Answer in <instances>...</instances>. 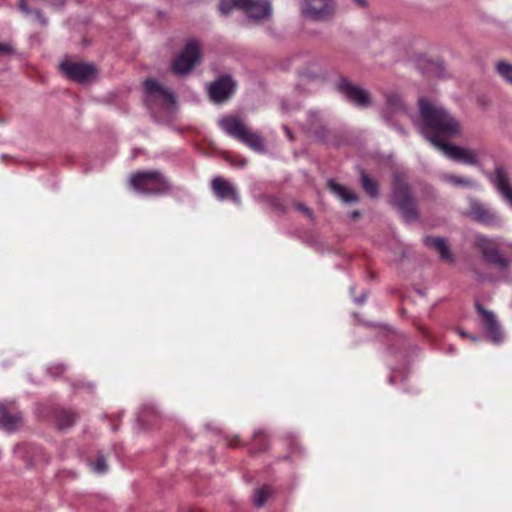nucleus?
I'll list each match as a JSON object with an SVG mask.
<instances>
[{
    "mask_svg": "<svg viewBox=\"0 0 512 512\" xmlns=\"http://www.w3.org/2000/svg\"><path fill=\"white\" fill-rule=\"evenodd\" d=\"M420 122L417 127L420 133L431 143V139L455 138L461 136L460 121L445 107L437 102L419 99Z\"/></svg>",
    "mask_w": 512,
    "mask_h": 512,
    "instance_id": "1",
    "label": "nucleus"
},
{
    "mask_svg": "<svg viewBox=\"0 0 512 512\" xmlns=\"http://www.w3.org/2000/svg\"><path fill=\"white\" fill-rule=\"evenodd\" d=\"M222 130L229 136L237 139L255 152L265 151L264 140L260 134L252 132L239 118L224 117L219 120Z\"/></svg>",
    "mask_w": 512,
    "mask_h": 512,
    "instance_id": "2",
    "label": "nucleus"
},
{
    "mask_svg": "<svg viewBox=\"0 0 512 512\" xmlns=\"http://www.w3.org/2000/svg\"><path fill=\"white\" fill-rule=\"evenodd\" d=\"M233 9L243 11L255 21L268 19L272 13L270 0H221L219 4L221 14L229 15Z\"/></svg>",
    "mask_w": 512,
    "mask_h": 512,
    "instance_id": "3",
    "label": "nucleus"
},
{
    "mask_svg": "<svg viewBox=\"0 0 512 512\" xmlns=\"http://www.w3.org/2000/svg\"><path fill=\"white\" fill-rule=\"evenodd\" d=\"M130 186L144 195H162L169 191L168 180L158 171H143L131 175Z\"/></svg>",
    "mask_w": 512,
    "mask_h": 512,
    "instance_id": "4",
    "label": "nucleus"
},
{
    "mask_svg": "<svg viewBox=\"0 0 512 512\" xmlns=\"http://www.w3.org/2000/svg\"><path fill=\"white\" fill-rule=\"evenodd\" d=\"M431 144L453 161H458L472 166L479 164L478 153L473 149L446 143L435 138L431 139Z\"/></svg>",
    "mask_w": 512,
    "mask_h": 512,
    "instance_id": "5",
    "label": "nucleus"
},
{
    "mask_svg": "<svg viewBox=\"0 0 512 512\" xmlns=\"http://www.w3.org/2000/svg\"><path fill=\"white\" fill-rule=\"evenodd\" d=\"M392 204L400 210L407 220L416 217L414 200L411 197L407 184L400 176H396L395 178L392 193Z\"/></svg>",
    "mask_w": 512,
    "mask_h": 512,
    "instance_id": "6",
    "label": "nucleus"
},
{
    "mask_svg": "<svg viewBox=\"0 0 512 512\" xmlns=\"http://www.w3.org/2000/svg\"><path fill=\"white\" fill-rule=\"evenodd\" d=\"M200 55V44L195 40L189 41L181 53L173 61V72L178 75L188 74L199 62Z\"/></svg>",
    "mask_w": 512,
    "mask_h": 512,
    "instance_id": "7",
    "label": "nucleus"
},
{
    "mask_svg": "<svg viewBox=\"0 0 512 512\" xmlns=\"http://www.w3.org/2000/svg\"><path fill=\"white\" fill-rule=\"evenodd\" d=\"M336 0H303L302 14L313 21H327L335 13Z\"/></svg>",
    "mask_w": 512,
    "mask_h": 512,
    "instance_id": "8",
    "label": "nucleus"
},
{
    "mask_svg": "<svg viewBox=\"0 0 512 512\" xmlns=\"http://www.w3.org/2000/svg\"><path fill=\"white\" fill-rule=\"evenodd\" d=\"M144 89L146 93L145 103L149 108L155 105L171 106L175 103V94L153 79H147L144 82Z\"/></svg>",
    "mask_w": 512,
    "mask_h": 512,
    "instance_id": "9",
    "label": "nucleus"
},
{
    "mask_svg": "<svg viewBox=\"0 0 512 512\" xmlns=\"http://www.w3.org/2000/svg\"><path fill=\"white\" fill-rule=\"evenodd\" d=\"M59 67L65 77L78 83H88L97 76L96 68L89 63L66 60Z\"/></svg>",
    "mask_w": 512,
    "mask_h": 512,
    "instance_id": "10",
    "label": "nucleus"
},
{
    "mask_svg": "<svg viewBox=\"0 0 512 512\" xmlns=\"http://www.w3.org/2000/svg\"><path fill=\"white\" fill-rule=\"evenodd\" d=\"M476 245L481 250L486 262L498 267L501 270L507 269L508 260L500 254L493 240L483 235H477Z\"/></svg>",
    "mask_w": 512,
    "mask_h": 512,
    "instance_id": "11",
    "label": "nucleus"
},
{
    "mask_svg": "<svg viewBox=\"0 0 512 512\" xmlns=\"http://www.w3.org/2000/svg\"><path fill=\"white\" fill-rule=\"evenodd\" d=\"M337 89L353 104L365 108L371 104L369 93L361 87L352 84L347 79H341L337 84Z\"/></svg>",
    "mask_w": 512,
    "mask_h": 512,
    "instance_id": "12",
    "label": "nucleus"
},
{
    "mask_svg": "<svg viewBox=\"0 0 512 512\" xmlns=\"http://www.w3.org/2000/svg\"><path fill=\"white\" fill-rule=\"evenodd\" d=\"M236 83L231 76H222L210 84L208 92L215 103L226 101L234 93Z\"/></svg>",
    "mask_w": 512,
    "mask_h": 512,
    "instance_id": "13",
    "label": "nucleus"
},
{
    "mask_svg": "<svg viewBox=\"0 0 512 512\" xmlns=\"http://www.w3.org/2000/svg\"><path fill=\"white\" fill-rule=\"evenodd\" d=\"M397 116H407L408 118L413 119L412 115L408 113L401 96L393 93L387 96L386 103L382 108V117L387 123H390L392 119Z\"/></svg>",
    "mask_w": 512,
    "mask_h": 512,
    "instance_id": "14",
    "label": "nucleus"
},
{
    "mask_svg": "<svg viewBox=\"0 0 512 512\" xmlns=\"http://www.w3.org/2000/svg\"><path fill=\"white\" fill-rule=\"evenodd\" d=\"M476 309L488 338L495 343H499L502 340V332L496 316L491 311L484 309L479 303L476 304Z\"/></svg>",
    "mask_w": 512,
    "mask_h": 512,
    "instance_id": "15",
    "label": "nucleus"
},
{
    "mask_svg": "<svg viewBox=\"0 0 512 512\" xmlns=\"http://www.w3.org/2000/svg\"><path fill=\"white\" fill-rule=\"evenodd\" d=\"M211 187L219 200L230 199L236 205H240L241 200L236 187L224 178L220 176L213 178Z\"/></svg>",
    "mask_w": 512,
    "mask_h": 512,
    "instance_id": "16",
    "label": "nucleus"
},
{
    "mask_svg": "<svg viewBox=\"0 0 512 512\" xmlns=\"http://www.w3.org/2000/svg\"><path fill=\"white\" fill-rule=\"evenodd\" d=\"M470 214L473 219L487 226H499L501 223V219L495 211L477 201L471 202Z\"/></svg>",
    "mask_w": 512,
    "mask_h": 512,
    "instance_id": "17",
    "label": "nucleus"
},
{
    "mask_svg": "<svg viewBox=\"0 0 512 512\" xmlns=\"http://www.w3.org/2000/svg\"><path fill=\"white\" fill-rule=\"evenodd\" d=\"M491 181L496 187L498 192L505 198V200L512 206V186L505 169L502 166L495 168L494 174L491 176Z\"/></svg>",
    "mask_w": 512,
    "mask_h": 512,
    "instance_id": "18",
    "label": "nucleus"
},
{
    "mask_svg": "<svg viewBox=\"0 0 512 512\" xmlns=\"http://www.w3.org/2000/svg\"><path fill=\"white\" fill-rule=\"evenodd\" d=\"M424 244L437 251L441 257V259L452 263L453 262V255L450 251V247L447 243V241L444 238L441 237H426L424 238Z\"/></svg>",
    "mask_w": 512,
    "mask_h": 512,
    "instance_id": "19",
    "label": "nucleus"
},
{
    "mask_svg": "<svg viewBox=\"0 0 512 512\" xmlns=\"http://www.w3.org/2000/svg\"><path fill=\"white\" fill-rule=\"evenodd\" d=\"M22 422L21 415L16 413H10L8 408L0 403V427L7 431H14Z\"/></svg>",
    "mask_w": 512,
    "mask_h": 512,
    "instance_id": "20",
    "label": "nucleus"
},
{
    "mask_svg": "<svg viewBox=\"0 0 512 512\" xmlns=\"http://www.w3.org/2000/svg\"><path fill=\"white\" fill-rule=\"evenodd\" d=\"M328 185L331 189V191L338 196L343 202L345 203H355L358 200L357 195L347 189L345 186H342L338 183H336L334 180L330 179L328 181Z\"/></svg>",
    "mask_w": 512,
    "mask_h": 512,
    "instance_id": "21",
    "label": "nucleus"
},
{
    "mask_svg": "<svg viewBox=\"0 0 512 512\" xmlns=\"http://www.w3.org/2000/svg\"><path fill=\"white\" fill-rule=\"evenodd\" d=\"M441 179L456 187H470V188H476L478 187V184L476 181L470 178L456 176L453 174H443L441 176Z\"/></svg>",
    "mask_w": 512,
    "mask_h": 512,
    "instance_id": "22",
    "label": "nucleus"
},
{
    "mask_svg": "<svg viewBox=\"0 0 512 512\" xmlns=\"http://www.w3.org/2000/svg\"><path fill=\"white\" fill-rule=\"evenodd\" d=\"M360 181L363 189L370 197L376 198L379 195L377 183L363 170L360 171Z\"/></svg>",
    "mask_w": 512,
    "mask_h": 512,
    "instance_id": "23",
    "label": "nucleus"
},
{
    "mask_svg": "<svg viewBox=\"0 0 512 512\" xmlns=\"http://www.w3.org/2000/svg\"><path fill=\"white\" fill-rule=\"evenodd\" d=\"M18 8L26 17H32L38 22H40L42 25H47V19L43 17L39 10L30 9L27 0H19Z\"/></svg>",
    "mask_w": 512,
    "mask_h": 512,
    "instance_id": "24",
    "label": "nucleus"
},
{
    "mask_svg": "<svg viewBox=\"0 0 512 512\" xmlns=\"http://www.w3.org/2000/svg\"><path fill=\"white\" fill-rule=\"evenodd\" d=\"M76 421V415L72 411H60L56 418V425L59 429L71 427Z\"/></svg>",
    "mask_w": 512,
    "mask_h": 512,
    "instance_id": "25",
    "label": "nucleus"
},
{
    "mask_svg": "<svg viewBox=\"0 0 512 512\" xmlns=\"http://www.w3.org/2000/svg\"><path fill=\"white\" fill-rule=\"evenodd\" d=\"M273 490L269 486H263L257 489L253 496V503L257 507H262L271 497Z\"/></svg>",
    "mask_w": 512,
    "mask_h": 512,
    "instance_id": "26",
    "label": "nucleus"
},
{
    "mask_svg": "<svg viewBox=\"0 0 512 512\" xmlns=\"http://www.w3.org/2000/svg\"><path fill=\"white\" fill-rule=\"evenodd\" d=\"M498 74L509 84L512 85V64L506 61H498L496 63Z\"/></svg>",
    "mask_w": 512,
    "mask_h": 512,
    "instance_id": "27",
    "label": "nucleus"
},
{
    "mask_svg": "<svg viewBox=\"0 0 512 512\" xmlns=\"http://www.w3.org/2000/svg\"><path fill=\"white\" fill-rule=\"evenodd\" d=\"M91 470L95 473L102 474L108 470V465L103 457H99L96 461L89 463Z\"/></svg>",
    "mask_w": 512,
    "mask_h": 512,
    "instance_id": "28",
    "label": "nucleus"
},
{
    "mask_svg": "<svg viewBox=\"0 0 512 512\" xmlns=\"http://www.w3.org/2000/svg\"><path fill=\"white\" fill-rule=\"evenodd\" d=\"M64 370L65 367L62 364H57L48 368V371L55 376L63 373Z\"/></svg>",
    "mask_w": 512,
    "mask_h": 512,
    "instance_id": "29",
    "label": "nucleus"
},
{
    "mask_svg": "<svg viewBox=\"0 0 512 512\" xmlns=\"http://www.w3.org/2000/svg\"><path fill=\"white\" fill-rule=\"evenodd\" d=\"M12 52V47L8 43L0 42V54H9Z\"/></svg>",
    "mask_w": 512,
    "mask_h": 512,
    "instance_id": "30",
    "label": "nucleus"
},
{
    "mask_svg": "<svg viewBox=\"0 0 512 512\" xmlns=\"http://www.w3.org/2000/svg\"><path fill=\"white\" fill-rule=\"evenodd\" d=\"M297 209H298L299 211H301V212L305 213V214L307 215V217L312 218V211H311L308 207H306L305 205H303V204H298V205H297Z\"/></svg>",
    "mask_w": 512,
    "mask_h": 512,
    "instance_id": "31",
    "label": "nucleus"
},
{
    "mask_svg": "<svg viewBox=\"0 0 512 512\" xmlns=\"http://www.w3.org/2000/svg\"><path fill=\"white\" fill-rule=\"evenodd\" d=\"M366 298H367V294L366 293H362V295L360 297H356L354 298V302L357 303V304H362L366 301Z\"/></svg>",
    "mask_w": 512,
    "mask_h": 512,
    "instance_id": "32",
    "label": "nucleus"
},
{
    "mask_svg": "<svg viewBox=\"0 0 512 512\" xmlns=\"http://www.w3.org/2000/svg\"><path fill=\"white\" fill-rule=\"evenodd\" d=\"M353 2L360 7L367 6V0H353Z\"/></svg>",
    "mask_w": 512,
    "mask_h": 512,
    "instance_id": "33",
    "label": "nucleus"
},
{
    "mask_svg": "<svg viewBox=\"0 0 512 512\" xmlns=\"http://www.w3.org/2000/svg\"><path fill=\"white\" fill-rule=\"evenodd\" d=\"M247 164V161L245 159L240 160V166L244 167Z\"/></svg>",
    "mask_w": 512,
    "mask_h": 512,
    "instance_id": "34",
    "label": "nucleus"
},
{
    "mask_svg": "<svg viewBox=\"0 0 512 512\" xmlns=\"http://www.w3.org/2000/svg\"><path fill=\"white\" fill-rule=\"evenodd\" d=\"M225 159H226V161H228L229 163L234 164V162L232 161V159H231V157H230V156L226 155V156H225Z\"/></svg>",
    "mask_w": 512,
    "mask_h": 512,
    "instance_id": "35",
    "label": "nucleus"
},
{
    "mask_svg": "<svg viewBox=\"0 0 512 512\" xmlns=\"http://www.w3.org/2000/svg\"><path fill=\"white\" fill-rule=\"evenodd\" d=\"M352 218H357L359 216V213L357 211L352 213Z\"/></svg>",
    "mask_w": 512,
    "mask_h": 512,
    "instance_id": "36",
    "label": "nucleus"
},
{
    "mask_svg": "<svg viewBox=\"0 0 512 512\" xmlns=\"http://www.w3.org/2000/svg\"><path fill=\"white\" fill-rule=\"evenodd\" d=\"M460 335L463 336V337H469L468 334L463 332V331L460 332Z\"/></svg>",
    "mask_w": 512,
    "mask_h": 512,
    "instance_id": "37",
    "label": "nucleus"
},
{
    "mask_svg": "<svg viewBox=\"0 0 512 512\" xmlns=\"http://www.w3.org/2000/svg\"><path fill=\"white\" fill-rule=\"evenodd\" d=\"M399 132H400L401 134H405V130H404L402 127H399Z\"/></svg>",
    "mask_w": 512,
    "mask_h": 512,
    "instance_id": "38",
    "label": "nucleus"
}]
</instances>
